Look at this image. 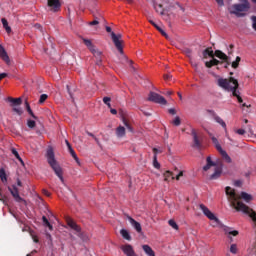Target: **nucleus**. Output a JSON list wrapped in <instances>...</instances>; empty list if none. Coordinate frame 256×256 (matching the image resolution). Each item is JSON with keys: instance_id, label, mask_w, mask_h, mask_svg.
<instances>
[{"instance_id": "nucleus-61", "label": "nucleus", "mask_w": 256, "mask_h": 256, "mask_svg": "<svg viewBox=\"0 0 256 256\" xmlns=\"http://www.w3.org/2000/svg\"><path fill=\"white\" fill-rule=\"evenodd\" d=\"M87 135H89V137H93L95 139V141H97V138L95 137V135H93V133L87 132Z\"/></svg>"}, {"instance_id": "nucleus-14", "label": "nucleus", "mask_w": 256, "mask_h": 256, "mask_svg": "<svg viewBox=\"0 0 256 256\" xmlns=\"http://www.w3.org/2000/svg\"><path fill=\"white\" fill-rule=\"evenodd\" d=\"M192 137L194 143L192 147H195L196 149H201V141H199V136H197V132L195 130H192Z\"/></svg>"}, {"instance_id": "nucleus-31", "label": "nucleus", "mask_w": 256, "mask_h": 256, "mask_svg": "<svg viewBox=\"0 0 256 256\" xmlns=\"http://www.w3.org/2000/svg\"><path fill=\"white\" fill-rule=\"evenodd\" d=\"M42 221L44 223V226L48 227L49 231H53V225H51V223L49 222L46 216L42 217Z\"/></svg>"}, {"instance_id": "nucleus-22", "label": "nucleus", "mask_w": 256, "mask_h": 256, "mask_svg": "<svg viewBox=\"0 0 256 256\" xmlns=\"http://www.w3.org/2000/svg\"><path fill=\"white\" fill-rule=\"evenodd\" d=\"M222 159L225 160L226 163H233V159H231V156H229V154H227V151L225 150H221V152H219Z\"/></svg>"}, {"instance_id": "nucleus-39", "label": "nucleus", "mask_w": 256, "mask_h": 256, "mask_svg": "<svg viewBox=\"0 0 256 256\" xmlns=\"http://www.w3.org/2000/svg\"><path fill=\"white\" fill-rule=\"evenodd\" d=\"M0 179L1 181H7V174L4 169H0Z\"/></svg>"}, {"instance_id": "nucleus-26", "label": "nucleus", "mask_w": 256, "mask_h": 256, "mask_svg": "<svg viewBox=\"0 0 256 256\" xmlns=\"http://www.w3.org/2000/svg\"><path fill=\"white\" fill-rule=\"evenodd\" d=\"M154 9H155L156 13H159L160 15L165 14V9H163V5H161V4L154 3Z\"/></svg>"}, {"instance_id": "nucleus-17", "label": "nucleus", "mask_w": 256, "mask_h": 256, "mask_svg": "<svg viewBox=\"0 0 256 256\" xmlns=\"http://www.w3.org/2000/svg\"><path fill=\"white\" fill-rule=\"evenodd\" d=\"M151 25H153V27H155V29H157V31H159V33H161V35L163 37H165V39H169V35L166 33L165 30H163V28H161V26L157 25L154 21L150 20Z\"/></svg>"}, {"instance_id": "nucleus-3", "label": "nucleus", "mask_w": 256, "mask_h": 256, "mask_svg": "<svg viewBox=\"0 0 256 256\" xmlns=\"http://www.w3.org/2000/svg\"><path fill=\"white\" fill-rule=\"evenodd\" d=\"M47 162L50 165L51 169H53L55 175L60 179L61 183H65V179L63 178V169L59 165V162L55 159V152L53 149L47 150Z\"/></svg>"}, {"instance_id": "nucleus-63", "label": "nucleus", "mask_w": 256, "mask_h": 256, "mask_svg": "<svg viewBox=\"0 0 256 256\" xmlns=\"http://www.w3.org/2000/svg\"><path fill=\"white\" fill-rule=\"evenodd\" d=\"M17 185H18V187H22L23 186V183L21 182L20 179H17Z\"/></svg>"}, {"instance_id": "nucleus-6", "label": "nucleus", "mask_w": 256, "mask_h": 256, "mask_svg": "<svg viewBox=\"0 0 256 256\" xmlns=\"http://www.w3.org/2000/svg\"><path fill=\"white\" fill-rule=\"evenodd\" d=\"M232 15H236V17H245V12L249 11V3H244V4H234L232 6Z\"/></svg>"}, {"instance_id": "nucleus-55", "label": "nucleus", "mask_w": 256, "mask_h": 256, "mask_svg": "<svg viewBox=\"0 0 256 256\" xmlns=\"http://www.w3.org/2000/svg\"><path fill=\"white\" fill-rule=\"evenodd\" d=\"M9 74L7 73H1L0 74V81H2V79H5V77H8Z\"/></svg>"}, {"instance_id": "nucleus-34", "label": "nucleus", "mask_w": 256, "mask_h": 256, "mask_svg": "<svg viewBox=\"0 0 256 256\" xmlns=\"http://www.w3.org/2000/svg\"><path fill=\"white\" fill-rule=\"evenodd\" d=\"M10 103H12L13 105H21V103H23V101L21 100V98H9Z\"/></svg>"}, {"instance_id": "nucleus-4", "label": "nucleus", "mask_w": 256, "mask_h": 256, "mask_svg": "<svg viewBox=\"0 0 256 256\" xmlns=\"http://www.w3.org/2000/svg\"><path fill=\"white\" fill-rule=\"evenodd\" d=\"M206 165L203 167V171H209L211 167H215L214 173L210 175V179L213 181L215 179H219L221 177V173H223V163L217 164L213 162L211 156L206 158Z\"/></svg>"}, {"instance_id": "nucleus-29", "label": "nucleus", "mask_w": 256, "mask_h": 256, "mask_svg": "<svg viewBox=\"0 0 256 256\" xmlns=\"http://www.w3.org/2000/svg\"><path fill=\"white\" fill-rule=\"evenodd\" d=\"M25 105H26V110L27 112L29 113L30 116H32V119H35L37 120V116L33 113V110L31 109V106L29 105V102H25Z\"/></svg>"}, {"instance_id": "nucleus-33", "label": "nucleus", "mask_w": 256, "mask_h": 256, "mask_svg": "<svg viewBox=\"0 0 256 256\" xmlns=\"http://www.w3.org/2000/svg\"><path fill=\"white\" fill-rule=\"evenodd\" d=\"M95 20L92 22H89V25L93 26V25H99V21H103V16H94Z\"/></svg>"}, {"instance_id": "nucleus-13", "label": "nucleus", "mask_w": 256, "mask_h": 256, "mask_svg": "<svg viewBox=\"0 0 256 256\" xmlns=\"http://www.w3.org/2000/svg\"><path fill=\"white\" fill-rule=\"evenodd\" d=\"M8 190L10 191L12 197L14 198V200L17 202V203H22L23 201V198H21V196L19 195V189L17 188L16 185H12L8 187Z\"/></svg>"}, {"instance_id": "nucleus-40", "label": "nucleus", "mask_w": 256, "mask_h": 256, "mask_svg": "<svg viewBox=\"0 0 256 256\" xmlns=\"http://www.w3.org/2000/svg\"><path fill=\"white\" fill-rule=\"evenodd\" d=\"M237 244H231L230 246V253H232L233 255H237Z\"/></svg>"}, {"instance_id": "nucleus-62", "label": "nucleus", "mask_w": 256, "mask_h": 256, "mask_svg": "<svg viewBox=\"0 0 256 256\" xmlns=\"http://www.w3.org/2000/svg\"><path fill=\"white\" fill-rule=\"evenodd\" d=\"M185 53H186V55H188L189 57H191V49H186Z\"/></svg>"}, {"instance_id": "nucleus-15", "label": "nucleus", "mask_w": 256, "mask_h": 256, "mask_svg": "<svg viewBox=\"0 0 256 256\" xmlns=\"http://www.w3.org/2000/svg\"><path fill=\"white\" fill-rule=\"evenodd\" d=\"M0 57L2 60H4L5 63H7V65H9V63L11 62V60L9 59V55L7 54V51H5V48L1 45H0Z\"/></svg>"}, {"instance_id": "nucleus-20", "label": "nucleus", "mask_w": 256, "mask_h": 256, "mask_svg": "<svg viewBox=\"0 0 256 256\" xmlns=\"http://www.w3.org/2000/svg\"><path fill=\"white\" fill-rule=\"evenodd\" d=\"M203 58L207 59V57H215V52H213V48L208 47L202 52Z\"/></svg>"}, {"instance_id": "nucleus-41", "label": "nucleus", "mask_w": 256, "mask_h": 256, "mask_svg": "<svg viewBox=\"0 0 256 256\" xmlns=\"http://www.w3.org/2000/svg\"><path fill=\"white\" fill-rule=\"evenodd\" d=\"M103 103H104L105 105H107V107H108L109 109H111V98H110V97H104V98H103Z\"/></svg>"}, {"instance_id": "nucleus-45", "label": "nucleus", "mask_w": 256, "mask_h": 256, "mask_svg": "<svg viewBox=\"0 0 256 256\" xmlns=\"http://www.w3.org/2000/svg\"><path fill=\"white\" fill-rule=\"evenodd\" d=\"M13 111L17 113V115H23V110H21V108H13Z\"/></svg>"}, {"instance_id": "nucleus-30", "label": "nucleus", "mask_w": 256, "mask_h": 256, "mask_svg": "<svg viewBox=\"0 0 256 256\" xmlns=\"http://www.w3.org/2000/svg\"><path fill=\"white\" fill-rule=\"evenodd\" d=\"M212 143H214L217 151L220 153L221 151H223V148L221 147V144H219V140H217L216 137H212Z\"/></svg>"}, {"instance_id": "nucleus-59", "label": "nucleus", "mask_w": 256, "mask_h": 256, "mask_svg": "<svg viewBox=\"0 0 256 256\" xmlns=\"http://www.w3.org/2000/svg\"><path fill=\"white\" fill-rule=\"evenodd\" d=\"M43 193L46 195V197H51V193H49V191L43 190Z\"/></svg>"}, {"instance_id": "nucleus-56", "label": "nucleus", "mask_w": 256, "mask_h": 256, "mask_svg": "<svg viewBox=\"0 0 256 256\" xmlns=\"http://www.w3.org/2000/svg\"><path fill=\"white\" fill-rule=\"evenodd\" d=\"M216 3L220 6L223 7L225 5V3L223 2V0H216Z\"/></svg>"}, {"instance_id": "nucleus-53", "label": "nucleus", "mask_w": 256, "mask_h": 256, "mask_svg": "<svg viewBox=\"0 0 256 256\" xmlns=\"http://www.w3.org/2000/svg\"><path fill=\"white\" fill-rule=\"evenodd\" d=\"M65 144L68 147V151H70L71 149H73V147H71V143H69V140H65Z\"/></svg>"}, {"instance_id": "nucleus-9", "label": "nucleus", "mask_w": 256, "mask_h": 256, "mask_svg": "<svg viewBox=\"0 0 256 256\" xmlns=\"http://www.w3.org/2000/svg\"><path fill=\"white\" fill-rule=\"evenodd\" d=\"M148 101H152V103H158V105H166L167 104V100L165 99V97H163L155 92L149 93Z\"/></svg>"}, {"instance_id": "nucleus-52", "label": "nucleus", "mask_w": 256, "mask_h": 256, "mask_svg": "<svg viewBox=\"0 0 256 256\" xmlns=\"http://www.w3.org/2000/svg\"><path fill=\"white\" fill-rule=\"evenodd\" d=\"M66 89L68 91L70 98L73 99V93H71V88H69V85L66 86Z\"/></svg>"}, {"instance_id": "nucleus-23", "label": "nucleus", "mask_w": 256, "mask_h": 256, "mask_svg": "<svg viewBox=\"0 0 256 256\" xmlns=\"http://www.w3.org/2000/svg\"><path fill=\"white\" fill-rule=\"evenodd\" d=\"M223 231H224V233H226L228 235H232L233 237H237V235H239V231H237V230L231 231V228L227 227V226H223Z\"/></svg>"}, {"instance_id": "nucleus-24", "label": "nucleus", "mask_w": 256, "mask_h": 256, "mask_svg": "<svg viewBox=\"0 0 256 256\" xmlns=\"http://www.w3.org/2000/svg\"><path fill=\"white\" fill-rule=\"evenodd\" d=\"M11 153H12V155H14V157H16L17 160H19V162L21 163V165L25 166V162L23 161V159H22L21 156L19 155V152L17 151V149L12 148V149H11Z\"/></svg>"}, {"instance_id": "nucleus-27", "label": "nucleus", "mask_w": 256, "mask_h": 256, "mask_svg": "<svg viewBox=\"0 0 256 256\" xmlns=\"http://www.w3.org/2000/svg\"><path fill=\"white\" fill-rule=\"evenodd\" d=\"M116 135L117 137L121 138L125 135V127L119 126L116 128Z\"/></svg>"}, {"instance_id": "nucleus-38", "label": "nucleus", "mask_w": 256, "mask_h": 256, "mask_svg": "<svg viewBox=\"0 0 256 256\" xmlns=\"http://www.w3.org/2000/svg\"><path fill=\"white\" fill-rule=\"evenodd\" d=\"M68 151H69L70 155L73 157V159H74L77 163H79V157H77V154L75 153V150H73V148H72V149H70V150H68Z\"/></svg>"}, {"instance_id": "nucleus-42", "label": "nucleus", "mask_w": 256, "mask_h": 256, "mask_svg": "<svg viewBox=\"0 0 256 256\" xmlns=\"http://www.w3.org/2000/svg\"><path fill=\"white\" fill-rule=\"evenodd\" d=\"M172 124L175 125V127H179V125H181V118L179 116H176L175 119L172 121Z\"/></svg>"}, {"instance_id": "nucleus-44", "label": "nucleus", "mask_w": 256, "mask_h": 256, "mask_svg": "<svg viewBox=\"0 0 256 256\" xmlns=\"http://www.w3.org/2000/svg\"><path fill=\"white\" fill-rule=\"evenodd\" d=\"M48 97H49V96H48L47 94H42V95L40 96L39 103H40V104H43L44 101H47Z\"/></svg>"}, {"instance_id": "nucleus-54", "label": "nucleus", "mask_w": 256, "mask_h": 256, "mask_svg": "<svg viewBox=\"0 0 256 256\" xmlns=\"http://www.w3.org/2000/svg\"><path fill=\"white\" fill-rule=\"evenodd\" d=\"M171 77H173L171 74H165L164 75L165 81H169V79H171Z\"/></svg>"}, {"instance_id": "nucleus-60", "label": "nucleus", "mask_w": 256, "mask_h": 256, "mask_svg": "<svg viewBox=\"0 0 256 256\" xmlns=\"http://www.w3.org/2000/svg\"><path fill=\"white\" fill-rule=\"evenodd\" d=\"M32 239L34 243H39V238H37V236H32Z\"/></svg>"}, {"instance_id": "nucleus-18", "label": "nucleus", "mask_w": 256, "mask_h": 256, "mask_svg": "<svg viewBox=\"0 0 256 256\" xmlns=\"http://www.w3.org/2000/svg\"><path fill=\"white\" fill-rule=\"evenodd\" d=\"M129 221L132 225V227H134V229L137 231V233H141L142 228H141V223L137 222L135 219L129 217Z\"/></svg>"}, {"instance_id": "nucleus-25", "label": "nucleus", "mask_w": 256, "mask_h": 256, "mask_svg": "<svg viewBox=\"0 0 256 256\" xmlns=\"http://www.w3.org/2000/svg\"><path fill=\"white\" fill-rule=\"evenodd\" d=\"M1 21H2L3 28L5 29L6 33H8L9 35V33H11V26L9 25V22L5 18H2Z\"/></svg>"}, {"instance_id": "nucleus-1", "label": "nucleus", "mask_w": 256, "mask_h": 256, "mask_svg": "<svg viewBox=\"0 0 256 256\" xmlns=\"http://www.w3.org/2000/svg\"><path fill=\"white\" fill-rule=\"evenodd\" d=\"M226 195L231 201L232 207L236 209V211H242V213H245V215H249L253 221H256V213L253 209H251L249 206L245 205L243 202L239 201V199H244L246 203H249L253 199V196L251 194H248L247 192H241L240 196L237 195L235 192V189L227 186L225 188Z\"/></svg>"}, {"instance_id": "nucleus-58", "label": "nucleus", "mask_w": 256, "mask_h": 256, "mask_svg": "<svg viewBox=\"0 0 256 256\" xmlns=\"http://www.w3.org/2000/svg\"><path fill=\"white\" fill-rule=\"evenodd\" d=\"M110 113H111L112 115H117V110L111 108V109H110Z\"/></svg>"}, {"instance_id": "nucleus-16", "label": "nucleus", "mask_w": 256, "mask_h": 256, "mask_svg": "<svg viewBox=\"0 0 256 256\" xmlns=\"http://www.w3.org/2000/svg\"><path fill=\"white\" fill-rule=\"evenodd\" d=\"M217 65H223V62L215 59L214 57L212 58V60L210 61H207L205 62V66L208 68V69H211V67H215Z\"/></svg>"}, {"instance_id": "nucleus-11", "label": "nucleus", "mask_w": 256, "mask_h": 256, "mask_svg": "<svg viewBox=\"0 0 256 256\" xmlns=\"http://www.w3.org/2000/svg\"><path fill=\"white\" fill-rule=\"evenodd\" d=\"M67 225L70 227V229H73V231H76L78 233V237L80 239H83V232H81V226L77 225V223L71 219H67Z\"/></svg>"}, {"instance_id": "nucleus-5", "label": "nucleus", "mask_w": 256, "mask_h": 256, "mask_svg": "<svg viewBox=\"0 0 256 256\" xmlns=\"http://www.w3.org/2000/svg\"><path fill=\"white\" fill-rule=\"evenodd\" d=\"M106 31L107 33H111L112 41L116 49L119 51L120 55H123V40H121V34H115L109 26H106Z\"/></svg>"}, {"instance_id": "nucleus-7", "label": "nucleus", "mask_w": 256, "mask_h": 256, "mask_svg": "<svg viewBox=\"0 0 256 256\" xmlns=\"http://www.w3.org/2000/svg\"><path fill=\"white\" fill-rule=\"evenodd\" d=\"M84 45L93 53L94 57H96L97 60V65H101V51H99L97 48H95V45H93V42L89 39H83Z\"/></svg>"}, {"instance_id": "nucleus-46", "label": "nucleus", "mask_w": 256, "mask_h": 256, "mask_svg": "<svg viewBox=\"0 0 256 256\" xmlns=\"http://www.w3.org/2000/svg\"><path fill=\"white\" fill-rule=\"evenodd\" d=\"M252 29H254V31H256V16H252Z\"/></svg>"}, {"instance_id": "nucleus-47", "label": "nucleus", "mask_w": 256, "mask_h": 256, "mask_svg": "<svg viewBox=\"0 0 256 256\" xmlns=\"http://www.w3.org/2000/svg\"><path fill=\"white\" fill-rule=\"evenodd\" d=\"M124 125H125V127H127L128 130H130L131 132H133V128L131 127V125H129V122H127L126 120H124Z\"/></svg>"}, {"instance_id": "nucleus-28", "label": "nucleus", "mask_w": 256, "mask_h": 256, "mask_svg": "<svg viewBox=\"0 0 256 256\" xmlns=\"http://www.w3.org/2000/svg\"><path fill=\"white\" fill-rule=\"evenodd\" d=\"M120 235L123 237V239H126V241H131V235L129 234V232L125 229H122L120 231Z\"/></svg>"}, {"instance_id": "nucleus-57", "label": "nucleus", "mask_w": 256, "mask_h": 256, "mask_svg": "<svg viewBox=\"0 0 256 256\" xmlns=\"http://www.w3.org/2000/svg\"><path fill=\"white\" fill-rule=\"evenodd\" d=\"M153 153H154V155H156V157H157V154H158V153H161V151H159V149H157V148H153Z\"/></svg>"}, {"instance_id": "nucleus-64", "label": "nucleus", "mask_w": 256, "mask_h": 256, "mask_svg": "<svg viewBox=\"0 0 256 256\" xmlns=\"http://www.w3.org/2000/svg\"><path fill=\"white\" fill-rule=\"evenodd\" d=\"M35 28H36V29H42V28H41V24H36V25H35Z\"/></svg>"}, {"instance_id": "nucleus-32", "label": "nucleus", "mask_w": 256, "mask_h": 256, "mask_svg": "<svg viewBox=\"0 0 256 256\" xmlns=\"http://www.w3.org/2000/svg\"><path fill=\"white\" fill-rule=\"evenodd\" d=\"M214 119H215L216 123H219V125H221V127H223V129H227V124L225 123V121H223L221 119V117L215 116Z\"/></svg>"}, {"instance_id": "nucleus-12", "label": "nucleus", "mask_w": 256, "mask_h": 256, "mask_svg": "<svg viewBox=\"0 0 256 256\" xmlns=\"http://www.w3.org/2000/svg\"><path fill=\"white\" fill-rule=\"evenodd\" d=\"M48 7L52 13H59L61 11V1L59 0H48Z\"/></svg>"}, {"instance_id": "nucleus-8", "label": "nucleus", "mask_w": 256, "mask_h": 256, "mask_svg": "<svg viewBox=\"0 0 256 256\" xmlns=\"http://www.w3.org/2000/svg\"><path fill=\"white\" fill-rule=\"evenodd\" d=\"M200 209L202 213L205 215V217H207L210 221H214L216 225H219V218H217L215 214H213V212H211V210H209V208L205 206V204H200Z\"/></svg>"}, {"instance_id": "nucleus-35", "label": "nucleus", "mask_w": 256, "mask_h": 256, "mask_svg": "<svg viewBox=\"0 0 256 256\" xmlns=\"http://www.w3.org/2000/svg\"><path fill=\"white\" fill-rule=\"evenodd\" d=\"M239 63H241V57L237 56L236 60L232 62V68L233 69H237V67H239Z\"/></svg>"}, {"instance_id": "nucleus-50", "label": "nucleus", "mask_w": 256, "mask_h": 256, "mask_svg": "<svg viewBox=\"0 0 256 256\" xmlns=\"http://www.w3.org/2000/svg\"><path fill=\"white\" fill-rule=\"evenodd\" d=\"M234 185H235V187H241V185H243V182H241V180H236L234 182Z\"/></svg>"}, {"instance_id": "nucleus-10", "label": "nucleus", "mask_w": 256, "mask_h": 256, "mask_svg": "<svg viewBox=\"0 0 256 256\" xmlns=\"http://www.w3.org/2000/svg\"><path fill=\"white\" fill-rule=\"evenodd\" d=\"M164 181H174V179H176V181H179V179H181V177H183V171H180L178 174H175V172H171L169 170H167L164 174Z\"/></svg>"}, {"instance_id": "nucleus-49", "label": "nucleus", "mask_w": 256, "mask_h": 256, "mask_svg": "<svg viewBox=\"0 0 256 256\" xmlns=\"http://www.w3.org/2000/svg\"><path fill=\"white\" fill-rule=\"evenodd\" d=\"M168 113H169L170 115H177V111L175 110V108H170V109L168 110Z\"/></svg>"}, {"instance_id": "nucleus-51", "label": "nucleus", "mask_w": 256, "mask_h": 256, "mask_svg": "<svg viewBox=\"0 0 256 256\" xmlns=\"http://www.w3.org/2000/svg\"><path fill=\"white\" fill-rule=\"evenodd\" d=\"M236 133L238 135H245V129H238V130H236Z\"/></svg>"}, {"instance_id": "nucleus-19", "label": "nucleus", "mask_w": 256, "mask_h": 256, "mask_svg": "<svg viewBox=\"0 0 256 256\" xmlns=\"http://www.w3.org/2000/svg\"><path fill=\"white\" fill-rule=\"evenodd\" d=\"M215 57H217L218 59H221L222 61H227L229 58V56H227V54L223 53V51L221 50H216L214 52Z\"/></svg>"}, {"instance_id": "nucleus-37", "label": "nucleus", "mask_w": 256, "mask_h": 256, "mask_svg": "<svg viewBox=\"0 0 256 256\" xmlns=\"http://www.w3.org/2000/svg\"><path fill=\"white\" fill-rule=\"evenodd\" d=\"M168 224L170 225V227H172V229H175L176 231L179 230V225H177V222H175V220H169Z\"/></svg>"}, {"instance_id": "nucleus-2", "label": "nucleus", "mask_w": 256, "mask_h": 256, "mask_svg": "<svg viewBox=\"0 0 256 256\" xmlns=\"http://www.w3.org/2000/svg\"><path fill=\"white\" fill-rule=\"evenodd\" d=\"M218 87L224 89L225 91H230L233 97L238 99V103H243V98H241L240 93L237 89H239V81L237 79L230 77L227 78H219L217 80Z\"/></svg>"}, {"instance_id": "nucleus-43", "label": "nucleus", "mask_w": 256, "mask_h": 256, "mask_svg": "<svg viewBox=\"0 0 256 256\" xmlns=\"http://www.w3.org/2000/svg\"><path fill=\"white\" fill-rule=\"evenodd\" d=\"M27 125L29 129H35V125H36L35 120H28Z\"/></svg>"}, {"instance_id": "nucleus-48", "label": "nucleus", "mask_w": 256, "mask_h": 256, "mask_svg": "<svg viewBox=\"0 0 256 256\" xmlns=\"http://www.w3.org/2000/svg\"><path fill=\"white\" fill-rule=\"evenodd\" d=\"M224 63H225L224 68L227 69L229 65H231V58L228 60H224Z\"/></svg>"}, {"instance_id": "nucleus-36", "label": "nucleus", "mask_w": 256, "mask_h": 256, "mask_svg": "<svg viewBox=\"0 0 256 256\" xmlns=\"http://www.w3.org/2000/svg\"><path fill=\"white\" fill-rule=\"evenodd\" d=\"M153 167L155 169H161V164L157 161V155H154L153 157Z\"/></svg>"}, {"instance_id": "nucleus-21", "label": "nucleus", "mask_w": 256, "mask_h": 256, "mask_svg": "<svg viewBox=\"0 0 256 256\" xmlns=\"http://www.w3.org/2000/svg\"><path fill=\"white\" fill-rule=\"evenodd\" d=\"M142 249L146 253V255L155 256V251H153V248H151V246L145 244L142 246Z\"/></svg>"}]
</instances>
